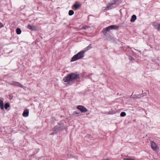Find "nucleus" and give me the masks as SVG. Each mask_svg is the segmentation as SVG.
Wrapping results in <instances>:
<instances>
[{
  "instance_id": "f257e3e1",
  "label": "nucleus",
  "mask_w": 160,
  "mask_h": 160,
  "mask_svg": "<svg viewBox=\"0 0 160 160\" xmlns=\"http://www.w3.org/2000/svg\"><path fill=\"white\" fill-rule=\"evenodd\" d=\"M80 77V75L77 72L70 73L63 78V81L64 82L67 83V85H70L73 84L76 81H78Z\"/></svg>"
},
{
  "instance_id": "f03ea898",
  "label": "nucleus",
  "mask_w": 160,
  "mask_h": 160,
  "mask_svg": "<svg viewBox=\"0 0 160 160\" xmlns=\"http://www.w3.org/2000/svg\"><path fill=\"white\" fill-rule=\"evenodd\" d=\"M65 129V127L64 126L63 123L62 121H60L58 123V125L54 127L52 129L53 133H51V135L53 134L58 132L60 131L62 129Z\"/></svg>"
},
{
  "instance_id": "7ed1b4c3",
  "label": "nucleus",
  "mask_w": 160,
  "mask_h": 160,
  "mask_svg": "<svg viewBox=\"0 0 160 160\" xmlns=\"http://www.w3.org/2000/svg\"><path fill=\"white\" fill-rule=\"evenodd\" d=\"M119 28V26L116 25H112L109 26L108 27H106L103 29L102 30V32L103 35L106 37V38H107V34L108 31H109L111 30L117 29Z\"/></svg>"
},
{
  "instance_id": "20e7f679",
  "label": "nucleus",
  "mask_w": 160,
  "mask_h": 160,
  "mask_svg": "<svg viewBox=\"0 0 160 160\" xmlns=\"http://www.w3.org/2000/svg\"><path fill=\"white\" fill-rule=\"evenodd\" d=\"M85 52V50H82L78 52L77 54L73 56L71 61V62H74L82 58L84 56V54Z\"/></svg>"
},
{
  "instance_id": "39448f33",
  "label": "nucleus",
  "mask_w": 160,
  "mask_h": 160,
  "mask_svg": "<svg viewBox=\"0 0 160 160\" xmlns=\"http://www.w3.org/2000/svg\"><path fill=\"white\" fill-rule=\"evenodd\" d=\"M151 147L152 150L154 151L158 150V144H157L156 143H155L153 141L151 142Z\"/></svg>"
},
{
  "instance_id": "423d86ee",
  "label": "nucleus",
  "mask_w": 160,
  "mask_h": 160,
  "mask_svg": "<svg viewBox=\"0 0 160 160\" xmlns=\"http://www.w3.org/2000/svg\"><path fill=\"white\" fill-rule=\"evenodd\" d=\"M77 108L82 112H85L88 111L87 109L82 106L79 105L78 106Z\"/></svg>"
},
{
  "instance_id": "0eeeda50",
  "label": "nucleus",
  "mask_w": 160,
  "mask_h": 160,
  "mask_svg": "<svg viewBox=\"0 0 160 160\" xmlns=\"http://www.w3.org/2000/svg\"><path fill=\"white\" fill-rule=\"evenodd\" d=\"M115 1L114 0L112 2H110L108 3L107 6L108 8L110 9L115 8L116 7Z\"/></svg>"
},
{
  "instance_id": "6e6552de",
  "label": "nucleus",
  "mask_w": 160,
  "mask_h": 160,
  "mask_svg": "<svg viewBox=\"0 0 160 160\" xmlns=\"http://www.w3.org/2000/svg\"><path fill=\"white\" fill-rule=\"evenodd\" d=\"M10 84L22 88H23V86L20 83L16 82H13L12 83Z\"/></svg>"
},
{
  "instance_id": "1a4fd4ad",
  "label": "nucleus",
  "mask_w": 160,
  "mask_h": 160,
  "mask_svg": "<svg viewBox=\"0 0 160 160\" xmlns=\"http://www.w3.org/2000/svg\"><path fill=\"white\" fill-rule=\"evenodd\" d=\"M27 28L32 31H35L36 29V27L33 25H31L29 24H28L27 27Z\"/></svg>"
},
{
  "instance_id": "9d476101",
  "label": "nucleus",
  "mask_w": 160,
  "mask_h": 160,
  "mask_svg": "<svg viewBox=\"0 0 160 160\" xmlns=\"http://www.w3.org/2000/svg\"><path fill=\"white\" fill-rule=\"evenodd\" d=\"M29 114V110L28 109H25L23 112L22 113V116L24 117H27L28 116Z\"/></svg>"
},
{
  "instance_id": "9b49d317",
  "label": "nucleus",
  "mask_w": 160,
  "mask_h": 160,
  "mask_svg": "<svg viewBox=\"0 0 160 160\" xmlns=\"http://www.w3.org/2000/svg\"><path fill=\"white\" fill-rule=\"evenodd\" d=\"M137 19L136 16L135 15H133L131 17V18L130 20L131 22H134Z\"/></svg>"
},
{
  "instance_id": "f8f14e48",
  "label": "nucleus",
  "mask_w": 160,
  "mask_h": 160,
  "mask_svg": "<svg viewBox=\"0 0 160 160\" xmlns=\"http://www.w3.org/2000/svg\"><path fill=\"white\" fill-rule=\"evenodd\" d=\"M0 108L2 110H3L4 108L3 101L2 100H0Z\"/></svg>"
},
{
  "instance_id": "ddd939ff",
  "label": "nucleus",
  "mask_w": 160,
  "mask_h": 160,
  "mask_svg": "<svg viewBox=\"0 0 160 160\" xmlns=\"http://www.w3.org/2000/svg\"><path fill=\"white\" fill-rule=\"evenodd\" d=\"M73 6L76 9L80 7L81 5L80 4L75 3L73 5Z\"/></svg>"
},
{
  "instance_id": "4468645a",
  "label": "nucleus",
  "mask_w": 160,
  "mask_h": 160,
  "mask_svg": "<svg viewBox=\"0 0 160 160\" xmlns=\"http://www.w3.org/2000/svg\"><path fill=\"white\" fill-rule=\"evenodd\" d=\"M147 95V93L144 92L142 94L140 95H138L137 97L138 98H141L142 97H143L144 96H146Z\"/></svg>"
},
{
  "instance_id": "2eb2a0df",
  "label": "nucleus",
  "mask_w": 160,
  "mask_h": 160,
  "mask_svg": "<svg viewBox=\"0 0 160 160\" xmlns=\"http://www.w3.org/2000/svg\"><path fill=\"white\" fill-rule=\"evenodd\" d=\"M16 32L18 34H20L21 32V30L20 28H18L16 30Z\"/></svg>"
},
{
  "instance_id": "dca6fc26",
  "label": "nucleus",
  "mask_w": 160,
  "mask_h": 160,
  "mask_svg": "<svg viewBox=\"0 0 160 160\" xmlns=\"http://www.w3.org/2000/svg\"><path fill=\"white\" fill-rule=\"evenodd\" d=\"M10 107V104L8 102L6 103L4 107L6 109H7L8 108Z\"/></svg>"
},
{
  "instance_id": "f3484780",
  "label": "nucleus",
  "mask_w": 160,
  "mask_h": 160,
  "mask_svg": "<svg viewBox=\"0 0 160 160\" xmlns=\"http://www.w3.org/2000/svg\"><path fill=\"white\" fill-rule=\"evenodd\" d=\"M74 12L72 10H70L69 11L68 14L70 16L74 14Z\"/></svg>"
},
{
  "instance_id": "a211bd4d",
  "label": "nucleus",
  "mask_w": 160,
  "mask_h": 160,
  "mask_svg": "<svg viewBox=\"0 0 160 160\" xmlns=\"http://www.w3.org/2000/svg\"><path fill=\"white\" fill-rule=\"evenodd\" d=\"M126 115V113L125 112H122L120 113V116L121 117H123Z\"/></svg>"
},
{
  "instance_id": "6ab92c4d",
  "label": "nucleus",
  "mask_w": 160,
  "mask_h": 160,
  "mask_svg": "<svg viewBox=\"0 0 160 160\" xmlns=\"http://www.w3.org/2000/svg\"><path fill=\"white\" fill-rule=\"evenodd\" d=\"M79 114L80 112H75L73 113V115L76 116H79Z\"/></svg>"
},
{
  "instance_id": "aec40b11",
  "label": "nucleus",
  "mask_w": 160,
  "mask_h": 160,
  "mask_svg": "<svg viewBox=\"0 0 160 160\" xmlns=\"http://www.w3.org/2000/svg\"><path fill=\"white\" fill-rule=\"evenodd\" d=\"M156 28L158 30H160V24L157 25V27Z\"/></svg>"
},
{
  "instance_id": "412c9836",
  "label": "nucleus",
  "mask_w": 160,
  "mask_h": 160,
  "mask_svg": "<svg viewBox=\"0 0 160 160\" xmlns=\"http://www.w3.org/2000/svg\"><path fill=\"white\" fill-rule=\"evenodd\" d=\"M152 25L153 26L155 27V28H157V25L156 24V23L155 22L153 23Z\"/></svg>"
},
{
  "instance_id": "4be33fe9",
  "label": "nucleus",
  "mask_w": 160,
  "mask_h": 160,
  "mask_svg": "<svg viewBox=\"0 0 160 160\" xmlns=\"http://www.w3.org/2000/svg\"><path fill=\"white\" fill-rule=\"evenodd\" d=\"M91 44H90L87 48V49L88 50L89 49H90V48H91Z\"/></svg>"
},
{
  "instance_id": "5701e85b",
  "label": "nucleus",
  "mask_w": 160,
  "mask_h": 160,
  "mask_svg": "<svg viewBox=\"0 0 160 160\" xmlns=\"http://www.w3.org/2000/svg\"><path fill=\"white\" fill-rule=\"evenodd\" d=\"M129 59L131 61V60H133L134 59H133V58H132V57L130 56L129 57Z\"/></svg>"
},
{
  "instance_id": "b1692460",
  "label": "nucleus",
  "mask_w": 160,
  "mask_h": 160,
  "mask_svg": "<svg viewBox=\"0 0 160 160\" xmlns=\"http://www.w3.org/2000/svg\"><path fill=\"white\" fill-rule=\"evenodd\" d=\"M3 27V25L2 24L1 22H0V28H1L2 27Z\"/></svg>"
},
{
  "instance_id": "393cba45",
  "label": "nucleus",
  "mask_w": 160,
  "mask_h": 160,
  "mask_svg": "<svg viewBox=\"0 0 160 160\" xmlns=\"http://www.w3.org/2000/svg\"><path fill=\"white\" fill-rule=\"evenodd\" d=\"M10 99H12V96H10Z\"/></svg>"
}]
</instances>
